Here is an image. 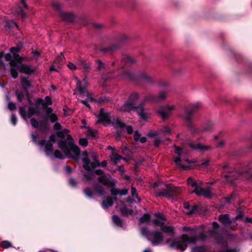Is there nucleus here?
Instances as JSON below:
<instances>
[{
    "mask_svg": "<svg viewBox=\"0 0 252 252\" xmlns=\"http://www.w3.org/2000/svg\"><path fill=\"white\" fill-rule=\"evenodd\" d=\"M65 58L62 52H61L55 58L54 63L58 65V66H62L63 63Z\"/></svg>",
    "mask_w": 252,
    "mask_h": 252,
    "instance_id": "33",
    "label": "nucleus"
},
{
    "mask_svg": "<svg viewBox=\"0 0 252 252\" xmlns=\"http://www.w3.org/2000/svg\"><path fill=\"white\" fill-rule=\"evenodd\" d=\"M21 83L24 90H26L31 87L30 82L26 77H21Z\"/></svg>",
    "mask_w": 252,
    "mask_h": 252,
    "instance_id": "36",
    "label": "nucleus"
},
{
    "mask_svg": "<svg viewBox=\"0 0 252 252\" xmlns=\"http://www.w3.org/2000/svg\"><path fill=\"white\" fill-rule=\"evenodd\" d=\"M117 199L116 197L108 196L101 203V206L104 209H107L113 205L114 201Z\"/></svg>",
    "mask_w": 252,
    "mask_h": 252,
    "instance_id": "23",
    "label": "nucleus"
},
{
    "mask_svg": "<svg viewBox=\"0 0 252 252\" xmlns=\"http://www.w3.org/2000/svg\"><path fill=\"white\" fill-rule=\"evenodd\" d=\"M5 60L6 61L9 62L11 66H15L16 64H20L22 63V62L26 60V58L22 57L19 54L15 55V57H12L10 53L6 54L5 56Z\"/></svg>",
    "mask_w": 252,
    "mask_h": 252,
    "instance_id": "13",
    "label": "nucleus"
},
{
    "mask_svg": "<svg viewBox=\"0 0 252 252\" xmlns=\"http://www.w3.org/2000/svg\"><path fill=\"white\" fill-rule=\"evenodd\" d=\"M236 195H237L236 193L234 191V192H232L230 194V195H229L228 196L224 197L223 198V199L224 200L225 203H226L227 204H231L230 200L231 199H235Z\"/></svg>",
    "mask_w": 252,
    "mask_h": 252,
    "instance_id": "40",
    "label": "nucleus"
},
{
    "mask_svg": "<svg viewBox=\"0 0 252 252\" xmlns=\"http://www.w3.org/2000/svg\"><path fill=\"white\" fill-rule=\"evenodd\" d=\"M95 116L97 118L96 124H102L105 126L106 124H110L111 123L110 113L106 112L103 108H100L99 113L95 114Z\"/></svg>",
    "mask_w": 252,
    "mask_h": 252,
    "instance_id": "10",
    "label": "nucleus"
},
{
    "mask_svg": "<svg viewBox=\"0 0 252 252\" xmlns=\"http://www.w3.org/2000/svg\"><path fill=\"white\" fill-rule=\"evenodd\" d=\"M7 106L8 109L11 111L16 109V108L15 103L12 102H9L8 103Z\"/></svg>",
    "mask_w": 252,
    "mask_h": 252,
    "instance_id": "64",
    "label": "nucleus"
},
{
    "mask_svg": "<svg viewBox=\"0 0 252 252\" xmlns=\"http://www.w3.org/2000/svg\"><path fill=\"white\" fill-rule=\"evenodd\" d=\"M200 105L199 103H196L189 107H187L184 108L185 114L183 118L187 123L188 128L192 133H198L197 130L192 125V116L194 111L199 107Z\"/></svg>",
    "mask_w": 252,
    "mask_h": 252,
    "instance_id": "6",
    "label": "nucleus"
},
{
    "mask_svg": "<svg viewBox=\"0 0 252 252\" xmlns=\"http://www.w3.org/2000/svg\"><path fill=\"white\" fill-rule=\"evenodd\" d=\"M120 212L122 215L127 217L129 215H132L133 213V211L125 206L120 209Z\"/></svg>",
    "mask_w": 252,
    "mask_h": 252,
    "instance_id": "35",
    "label": "nucleus"
},
{
    "mask_svg": "<svg viewBox=\"0 0 252 252\" xmlns=\"http://www.w3.org/2000/svg\"><path fill=\"white\" fill-rule=\"evenodd\" d=\"M87 83L85 82L84 83L80 80L76 79V88L81 96L85 94L91 102L97 103H102L110 101V98L106 97H100L97 99H94L91 94L87 91Z\"/></svg>",
    "mask_w": 252,
    "mask_h": 252,
    "instance_id": "8",
    "label": "nucleus"
},
{
    "mask_svg": "<svg viewBox=\"0 0 252 252\" xmlns=\"http://www.w3.org/2000/svg\"><path fill=\"white\" fill-rule=\"evenodd\" d=\"M137 106L134 105L127 100L121 106L120 109L122 111L130 112L132 110L135 111Z\"/></svg>",
    "mask_w": 252,
    "mask_h": 252,
    "instance_id": "24",
    "label": "nucleus"
},
{
    "mask_svg": "<svg viewBox=\"0 0 252 252\" xmlns=\"http://www.w3.org/2000/svg\"><path fill=\"white\" fill-rule=\"evenodd\" d=\"M11 123L13 126H15L17 124V120L15 114H12L11 116Z\"/></svg>",
    "mask_w": 252,
    "mask_h": 252,
    "instance_id": "63",
    "label": "nucleus"
},
{
    "mask_svg": "<svg viewBox=\"0 0 252 252\" xmlns=\"http://www.w3.org/2000/svg\"><path fill=\"white\" fill-rule=\"evenodd\" d=\"M13 66H12V67L10 68V74L11 75V76L14 78V79H16L18 76V68H16L14 67H13Z\"/></svg>",
    "mask_w": 252,
    "mask_h": 252,
    "instance_id": "46",
    "label": "nucleus"
},
{
    "mask_svg": "<svg viewBox=\"0 0 252 252\" xmlns=\"http://www.w3.org/2000/svg\"><path fill=\"white\" fill-rule=\"evenodd\" d=\"M202 194L205 197L211 199L212 198V192L209 189H204Z\"/></svg>",
    "mask_w": 252,
    "mask_h": 252,
    "instance_id": "45",
    "label": "nucleus"
},
{
    "mask_svg": "<svg viewBox=\"0 0 252 252\" xmlns=\"http://www.w3.org/2000/svg\"><path fill=\"white\" fill-rule=\"evenodd\" d=\"M82 155L83 157L82 158V161L83 162V167L86 170L90 171L91 170V168H94L97 167L96 162H91L87 151L84 152Z\"/></svg>",
    "mask_w": 252,
    "mask_h": 252,
    "instance_id": "14",
    "label": "nucleus"
},
{
    "mask_svg": "<svg viewBox=\"0 0 252 252\" xmlns=\"http://www.w3.org/2000/svg\"><path fill=\"white\" fill-rule=\"evenodd\" d=\"M164 220H162L160 219H155L153 220L152 221L154 224L156 226H159L160 227L161 226H163L164 224V222L163 221Z\"/></svg>",
    "mask_w": 252,
    "mask_h": 252,
    "instance_id": "51",
    "label": "nucleus"
},
{
    "mask_svg": "<svg viewBox=\"0 0 252 252\" xmlns=\"http://www.w3.org/2000/svg\"><path fill=\"white\" fill-rule=\"evenodd\" d=\"M188 145L191 149L193 150H197L200 152L207 151L212 149V147L210 146H204L199 143L189 142L188 143Z\"/></svg>",
    "mask_w": 252,
    "mask_h": 252,
    "instance_id": "18",
    "label": "nucleus"
},
{
    "mask_svg": "<svg viewBox=\"0 0 252 252\" xmlns=\"http://www.w3.org/2000/svg\"><path fill=\"white\" fill-rule=\"evenodd\" d=\"M41 147H44L47 155H51L53 153V144L50 141H47L45 139H41L38 142Z\"/></svg>",
    "mask_w": 252,
    "mask_h": 252,
    "instance_id": "17",
    "label": "nucleus"
},
{
    "mask_svg": "<svg viewBox=\"0 0 252 252\" xmlns=\"http://www.w3.org/2000/svg\"><path fill=\"white\" fill-rule=\"evenodd\" d=\"M150 220V215L148 213L144 214L139 219V222L141 223H149Z\"/></svg>",
    "mask_w": 252,
    "mask_h": 252,
    "instance_id": "38",
    "label": "nucleus"
},
{
    "mask_svg": "<svg viewBox=\"0 0 252 252\" xmlns=\"http://www.w3.org/2000/svg\"><path fill=\"white\" fill-rule=\"evenodd\" d=\"M119 48V47L118 45L113 44L108 47L100 48H99L98 50L101 52L107 53V52H111L116 51Z\"/></svg>",
    "mask_w": 252,
    "mask_h": 252,
    "instance_id": "29",
    "label": "nucleus"
},
{
    "mask_svg": "<svg viewBox=\"0 0 252 252\" xmlns=\"http://www.w3.org/2000/svg\"><path fill=\"white\" fill-rule=\"evenodd\" d=\"M167 93L165 91H161L158 95L157 96L158 102L164 99L166 97Z\"/></svg>",
    "mask_w": 252,
    "mask_h": 252,
    "instance_id": "50",
    "label": "nucleus"
},
{
    "mask_svg": "<svg viewBox=\"0 0 252 252\" xmlns=\"http://www.w3.org/2000/svg\"><path fill=\"white\" fill-rule=\"evenodd\" d=\"M21 47L19 46L13 47L10 48L9 49L10 54L12 55V57H15V55L18 54V53L21 51Z\"/></svg>",
    "mask_w": 252,
    "mask_h": 252,
    "instance_id": "42",
    "label": "nucleus"
},
{
    "mask_svg": "<svg viewBox=\"0 0 252 252\" xmlns=\"http://www.w3.org/2000/svg\"><path fill=\"white\" fill-rule=\"evenodd\" d=\"M182 229L184 232L188 234H182L179 238L174 239L169 244L170 247L184 252L187 248L188 244H195L197 241H204L207 238L204 232L197 234L196 226H184Z\"/></svg>",
    "mask_w": 252,
    "mask_h": 252,
    "instance_id": "1",
    "label": "nucleus"
},
{
    "mask_svg": "<svg viewBox=\"0 0 252 252\" xmlns=\"http://www.w3.org/2000/svg\"><path fill=\"white\" fill-rule=\"evenodd\" d=\"M180 189L175 187L171 184H167L164 186L161 191H157V197L164 196L168 199H171L180 193Z\"/></svg>",
    "mask_w": 252,
    "mask_h": 252,
    "instance_id": "9",
    "label": "nucleus"
},
{
    "mask_svg": "<svg viewBox=\"0 0 252 252\" xmlns=\"http://www.w3.org/2000/svg\"><path fill=\"white\" fill-rule=\"evenodd\" d=\"M95 63L97 64L96 68L98 70H100L104 68V63L100 60H96Z\"/></svg>",
    "mask_w": 252,
    "mask_h": 252,
    "instance_id": "53",
    "label": "nucleus"
},
{
    "mask_svg": "<svg viewBox=\"0 0 252 252\" xmlns=\"http://www.w3.org/2000/svg\"><path fill=\"white\" fill-rule=\"evenodd\" d=\"M174 148L175 153L179 156V157L176 158L174 160V162L176 165L182 168L184 170H187L188 169V167L186 166L183 165L182 164H181V162H182V161H185L188 163H190V162L188 159L182 158V155L183 154L182 149L175 145L174 146Z\"/></svg>",
    "mask_w": 252,
    "mask_h": 252,
    "instance_id": "11",
    "label": "nucleus"
},
{
    "mask_svg": "<svg viewBox=\"0 0 252 252\" xmlns=\"http://www.w3.org/2000/svg\"><path fill=\"white\" fill-rule=\"evenodd\" d=\"M45 114L46 116V119L45 120H47L48 123L49 121L51 123H54L56 120H58L57 115L53 112V109L51 107H47L45 111Z\"/></svg>",
    "mask_w": 252,
    "mask_h": 252,
    "instance_id": "20",
    "label": "nucleus"
},
{
    "mask_svg": "<svg viewBox=\"0 0 252 252\" xmlns=\"http://www.w3.org/2000/svg\"><path fill=\"white\" fill-rule=\"evenodd\" d=\"M205 246H197L191 249V252H208Z\"/></svg>",
    "mask_w": 252,
    "mask_h": 252,
    "instance_id": "37",
    "label": "nucleus"
},
{
    "mask_svg": "<svg viewBox=\"0 0 252 252\" xmlns=\"http://www.w3.org/2000/svg\"><path fill=\"white\" fill-rule=\"evenodd\" d=\"M147 101L153 103H156L158 102V98L157 96L154 94H149L145 96L143 99V102Z\"/></svg>",
    "mask_w": 252,
    "mask_h": 252,
    "instance_id": "34",
    "label": "nucleus"
},
{
    "mask_svg": "<svg viewBox=\"0 0 252 252\" xmlns=\"http://www.w3.org/2000/svg\"><path fill=\"white\" fill-rule=\"evenodd\" d=\"M110 158L115 164H117L121 159H125V158H123L121 156H120L114 152H113L110 155Z\"/></svg>",
    "mask_w": 252,
    "mask_h": 252,
    "instance_id": "30",
    "label": "nucleus"
},
{
    "mask_svg": "<svg viewBox=\"0 0 252 252\" xmlns=\"http://www.w3.org/2000/svg\"><path fill=\"white\" fill-rule=\"evenodd\" d=\"M160 230L163 233L169 234L171 237H173L175 235V228L173 226H168L164 224L163 226H161Z\"/></svg>",
    "mask_w": 252,
    "mask_h": 252,
    "instance_id": "25",
    "label": "nucleus"
},
{
    "mask_svg": "<svg viewBox=\"0 0 252 252\" xmlns=\"http://www.w3.org/2000/svg\"><path fill=\"white\" fill-rule=\"evenodd\" d=\"M54 156L57 158L61 159H63V156L62 153L58 150H56L54 151Z\"/></svg>",
    "mask_w": 252,
    "mask_h": 252,
    "instance_id": "54",
    "label": "nucleus"
},
{
    "mask_svg": "<svg viewBox=\"0 0 252 252\" xmlns=\"http://www.w3.org/2000/svg\"><path fill=\"white\" fill-rule=\"evenodd\" d=\"M140 231L142 234L146 237L152 246H157L163 244L164 236L160 231L158 230L151 231L146 226L141 227Z\"/></svg>",
    "mask_w": 252,
    "mask_h": 252,
    "instance_id": "5",
    "label": "nucleus"
},
{
    "mask_svg": "<svg viewBox=\"0 0 252 252\" xmlns=\"http://www.w3.org/2000/svg\"><path fill=\"white\" fill-rule=\"evenodd\" d=\"M69 132L66 128L56 132V135L62 139L58 142V147L67 157L77 160L79 158L81 151L78 146L75 144L72 136L68 134Z\"/></svg>",
    "mask_w": 252,
    "mask_h": 252,
    "instance_id": "2",
    "label": "nucleus"
},
{
    "mask_svg": "<svg viewBox=\"0 0 252 252\" xmlns=\"http://www.w3.org/2000/svg\"><path fill=\"white\" fill-rule=\"evenodd\" d=\"M135 111L139 116L140 119L144 121H147L150 118V114L146 112L143 106V103H141L137 105Z\"/></svg>",
    "mask_w": 252,
    "mask_h": 252,
    "instance_id": "16",
    "label": "nucleus"
},
{
    "mask_svg": "<svg viewBox=\"0 0 252 252\" xmlns=\"http://www.w3.org/2000/svg\"><path fill=\"white\" fill-rule=\"evenodd\" d=\"M139 98V94L138 93L134 92L132 93L129 96L127 101L135 105L136 102Z\"/></svg>",
    "mask_w": 252,
    "mask_h": 252,
    "instance_id": "32",
    "label": "nucleus"
},
{
    "mask_svg": "<svg viewBox=\"0 0 252 252\" xmlns=\"http://www.w3.org/2000/svg\"><path fill=\"white\" fill-rule=\"evenodd\" d=\"M98 181L104 185H107L108 183V180L104 176H99L98 178Z\"/></svg>",
    "mask_w": 252,
    "mask_h": 252,
    "instance_id": "57",
    "label": "nucleus"
},
{
    "mask_svg": "<svg viewBox=\"0 0 252 252\" xmlns=\"http://www.w3.org/2000/svg\"><path fill=\"white\" fill-rule=\"evenodd\" d=\"M16 66L19 72L28 75H31L32 73H33L36 70V68L35 67H33L32 65H28L26 63L16 64Z\"/></svg>",
    "mask_w": 252,
    "mask_h": 252,
    "instance_id": "15",
    "label": "nucleus"
},
{
    "mask_svg": "<svg viewBox=\"0 0 252 252\" xmlns=\"http://www.w3.org/2000/svg\"><path fill=\"white\" fill-rule=\"evenodd\" d=\"M16 12L17 14L21 17V18L24 20L26 18V14L24 12L23 10L22 7H18L16 10Z\"/></svg>",
    "mask_w": 252,
    "mask_h": 252,
    "instance_id": "44",
    "label": "nucleus"
},
{
    "mask_svg": "<svg viewBox=\"0 0 252 252\" xmlns=\"http://www.w3.org/2000/svg\"><path fill=\"white\" fill-rule=\"evenodd\" d=\"M0 246L2 248L6 249L10 247H12V243L9 241L4 240L0 242Z\"/></svg>",
    "mask_w": 252,
    "mask_h": 252,
    "instance_id": "43",
    "label": "nucleus"
},
{
    "mask_svg": "<svg viewBox=\"0 0 252 252\" xmlns=\"http://www.w3.org/2000/svg\"><path fill=\"white\" fill-rule=\"evenodd\" d=\"M218 252H236L235 249H232L229 248L227 245L225 246V249L224 250H222Z\"/></svg>",
    "mask_w": 252,
    "mask_h": 252,
    "instance_id": "62",
    "label": "nucleus"
},
{
    "mask_svg": "<svg viewBox=\"0 0 252 252\" xmlns=\"http://www.w3.org/2000/svg\"><path fill=\"white\" fill-rule=\"evenodd\" d=\"M15 94L17 96V99L20 102H22L25 98V94L23 93L19 92V91H16L15 92Z\"/></svg>",
    "mask_w": 252,
    "mask_h": 252,
    "instance_id": "49",
    "label": "nucleus"
},
{
    "mask_svg": "<svg viewBox=\"0 0 252 252\" xmlns=\"http://www.w3.org/2000/svg\"><path fill=\"white\" fill-rule=\"evenodd\" d=\"M19 109L20 115L23 119H30V123L32 127L38 128L41 132H46L48 130L49 125L47 120L38 121L35 118L32 117L34 115L38 114L40 113L38 108L35 106H30L27 112H26L25 107L21 106Z\"/></svg>",
    "mask_w": 252,
    "mask_h": 252,
    "instance_id": "4",
    "label": "nucleus"
},
{
    "mask_svg": "<svg viewBox=\"0 0 252 252\" xmlns=\"http://www.w3.org/2000/svg\"><path fill=\"white\" fill-rule=\"evenodd\" d=\"M60 16L63 21L72 23L74 21L76 16L72 12L60 11Z\"/></svg>",
    "mask_w": 252,
    "mask_h": 252,
    "instance_id": "19",
    "label": "nucleus"
},
{
    "mask_svg": "<svg viewBox=\"0 0 252 252\" xmlns=\"http://www.w3.org/2000/svg\"><path fill=\"white\" fill-rule=\"evenodd\" d=\"M35 102L37 104H41L44 108L52 104V99L49 96H46L44 100L41 98H37Z\"/></svg>",
    "mask_w": 252,
    "mask_h": 252,
    "instance_id": "21",
    "label": "nucleus"
},
{
    "mask_svg": "<svg viewBox=\"0 0 252 252\" xmlns=\"http://www.w3.org/2000/svg\"><path fill=\"white\" fill-rule=\"evenodd\" d=\"M114 126H115L117 128H123L125 127L126 125L121 121L119 118H114L112 121H111V123Z\"/></svg>",
    "mask_w": 252,
    "mask_h": 252,
    "instance_id": "28",
    "label": "nucleus"
},
{
    "mask_svg": "<svg viewBox=\"0 0 252 252\" xmlns=\"http://www.w3.org/2000/svg\"><path fill=\"white\" fill-rule=\"evenodd\" d=\"M86 96L85 94L84 95H83L82 96H81V95L80 94V97L81 98H80L79 100L80 101V102L83 104L84 105H86L87 107H88L90 109H91V106L90 105V104L89 103V102L87 100H84V99H82V98H83V96Z\"/></svg>",
    "mask_w": 252,
    "mask_h": 252,
    "instance_id": "60",
    "label": "nucleus"
},
{
    "mask_svg": "<svg viewBox=\"0 0 252 252\" xmlns=\"http://www.w3.org/2000/svg\"><path fill=\"white\" fill-rule=\"evenodd\" d=\"M218 220L223 225H228L232 222L229 215L228 214L220 215Z\"/></svg>",
    "mask_w": 252,
    "mask_h": 252,
    "instance_id": "26",
    "label": "nucleus"
},
{
    "mask_svg": "<svg viewBox=\"0 0 252 252\" xmlns=\"http://www.w3.org/2000/svg\"><path fill=\"white\" fill-rule=\"evenodd\" d=\"M93 189L99 196H103L105 194L103 187L98 183H94L93 185Z\"/></svg>",
    "mask_w": 252,
    "mask_h": 252,
    "instance_id": "27",
    "label": "nucleus"
},
{
    "mask_svg": "<svg viewBox=\"0 0 252 252\" xmlns=\"http://www.w3.org/2000/svg\"><path fill=\"white\" fill-rule=\"evenodd\" d=\"M113 186L111 187L110 191L112 195H126L128 194V190L126 189H119L115 188V184L112 183Z\"/></svg>",
    "mask_w": 252,
    "mask_h": 252,
    "instance_id": "22",
    "label": "nucleus"
},
{
    "mask_svg": "<svg viewBox=\"0 0 252 252\" xmlns=\"http://www.w3.org/2000/svg\"><path fill=\"white\" fill-rule=\"evenodd\" d=\"M113 222L118 227H122L123 226V220L117 215H114L112 217Z\"/></svg>",
    "mask_w": 252,
    "mask_h": 252,
    "instance_id": "31",
    "label": "nucleus"
},
{
    "mask_svg": "<svg viewBox=\"0 0 252 252\" xmlns=\"http://www.w3.org/2000/svg\"><path fill=\"white\" fill-rule=\"evenodd\" d=\"M203 189L204 188L197 185L195 187L194 190L192 191V193H195L197 195H201L203 193Z\"/></svg>",
    "mask_w": 252,
    "mask_h": 252,
    "instance_id": "47",
    "label": "nucleus"
},
{
    "mask_svg": "<svg viewBox=\"0 0 252 252\" xmlns=\"http://www.w3.org/2000/svg\"><path fill=\"white\" fill-rule=\"evenodd\" d=\"M141 136V134L138 130H136L134 132L133 137L134 141L135 142H137L139 141V138Z\"/></svg>",
    "mask_w": 252,
    "mask_h": 252,
    "instance_id": "61",
    "label": "nucleus"
},
{
    "mask_svg": "<svg viewBox=\"0 0 252 252\" xmlns=\"http://www.w3.org/2000/svg\"><path fill=\"white\" fill-rule=\"evenodd\" d=\"M175 108V106L174 105H167L165 106H161L157 110L156 113L161 117L163 120H164L169 116L171 112L174 110Z\"/></svg>",
    "mask_w": 252,
    "mask_h": 252,
    "instance_id": "12",
    "label": "nucleus"
},
{
    "mask_svg": "<svg viewBox=\"0 0 252 252\" xmlns=\"http://www.w3.org/2000/svg\"><path fill=\"white\" fill-rule=\"evenodd\" d=\"M79 144L83 147H86L88 144L87 139L85 138H80L79 140Z\"/></svg>",
    "mask_w": 252,
    "mask_h": 252,
    "instance_id": "56",
    "label": "nucleus"
},
{
    "mask_svg": "<svg viewBox=\"0 0 252 252\" xmlns=\"http://www.w3.org/2000/svg\"><path fill=\"white\" fill-rule=\"evenodd\" d=\"M84 194L90 198H93L94 197V193L93 192V189L91 188L87 187L84 189Z\"/></svg>",
    "mask_w": 252,
    "mask_h": 252,
    "instance_id": "41",
    "label": "nucleus"
},
{
    "mask_svg": "<svg viewBox=\"0 0 252 252\" xmlns=\"http://www.w3.org/2000/svg\"><path fill=\"white\" fill-rule=\"evenodd\" d=\"M93 174L91 173H86L84 174V177L86 181L88 182L91 181L93 179Z\"/></svg>",
    "mask_w": 252,
    "mask_h": 252,
    "instance_id": "59",
    "label": "nucleus"
},
{
    "mask_svg": "<svg viewBox=\"0 0 252 252\" xmlns=\"http://www.w3.org/2000/svg\"><path fill=\"white\" fill-rule=\"evenodd\" d=\"M252 167V161H251L239 164L233 170L228 169L225 171L224 180L227 184L234 186L235 180L244 175L248 181L252 182V174L250 173Z\"/></svg>",
    "mask_w": 252,
    "mask_h": 252,
    "instance_id": "3",
    "label": "nucleus"
},
{
    "mask_svg": "<svg viewBox=\"0 0 252 252\" xmlns=\"http://www.w3.org/2000/svg\"><path fill=\"white\" fill-rule=\"evenodd\" d=\"M122 62L128 63H133L135 62V60L131 57L126 56L123 58Z\"/></svg>",
    "mask_w": 252,
    "mask_h": 252,
    "instance_id": "52",
    "label": "nucleus"
},
{
    "mask_svg": "<svg viewBox=\"0 0 252 252\" xmlns=\"http://www.w3.org/2000/svg\"><path fill=\"white\" fill-rule=\"evenodd\" d=\"M123 75L126 78L132 81H144L151 84L154 83L153 78L144 71H141L135 74L130 71L124 70Z\"/></svg>",
    "mask_w": 252,
    "mask_h": 252,
    "instance_id": "7",
    "label": "nucleus"
},
{
    "mask_svg": "<svg viewBox=\"0 0 252 252\" xmlns=\"http://www.w3.org/2000/svg\"><path fill=\"white\" fill-rule=\"evenodd\" d=\"M54 125L53 126V128L55 130L60 131L62 129V125L58 122V120H56L55 122L54 123Z\"/></svg>",
    "mask_w": 252,
    "mask_h": 252,
    "instance_id": "58",
    "label": "nucleus"
},
{
    "mask_svg": "<svg viewBox=\"0 0 252 252\" xmlns=\"http://www.w3.org/2000/svg\"><path fill=\"white\" fill-rule=\"evenodd\" d=\"M188 184L189 186H191L192 188H195L197 186V184L191 177H189L187 180Z\"/></svg>",
    "mask_w": 252,
    "mask_h": 252,
    "instance_id": "55",
    "label": "nucleus"
},
{
    "mask_svg": "<svg viewBox=\"0 0 252 252\" xmlns=\"http://www.w3.org/2000/svg\"><path fill=\"white\" fill-rule=\"evenodd\" d=\"M131 195L132 197H135L138 202H140L141 201L140 198L138 196L137 194H136L137 189L135 187H133V186H131Z\"/></svg>",
    "mask_w": 252,
    "mask_h": 252,
    "instance_id": "48",
    "label": "nucleus"
},
{
    "mask_svg": "<svg viewBox=\"0 0 252 252\" xmlns=\"http://www.w3.org/2000/svg\"><path fill=\"white\" fill-rule=\"evenodd\" d=\"M79 64L86 71H89L90 69V63H89L86 62L83 60H80L79 61Z\"/></svg>",
    "mask_w": 252,
    "mask_h": 252,
    "instance_id": "39",
    "label": "nucleus"
}]
</instances>
